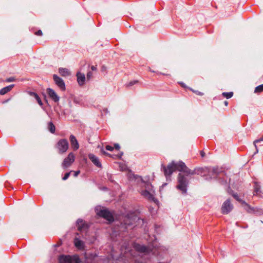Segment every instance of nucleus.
Instances as JSON below:
<instances>
[{
	"mask_svg": "<svg viewBox=\"0 0 263 263\" xmlns=\"http://www.w3.org/2000/svg\"><path fill=\"white\" fill-rule=\"evenodd\" d=\"M162 167L164 175L166 177L171 176L172 173L176 170L182 172L186 175H194L195 174L202 175V173L205 172L204 168L202 167H197L192 170L188 168L182 161L177 162L172 161L167 165V167L164 165H162Z\"/></svg>",
	"mask_w": 263,
	"mask_h": 263,
	"instance_id": "f257e3e1",
	"label": "nucleus"
},
{
	"mask_svg": "<svg viewBox=\"0 0 263 263\" xmlns=\"http://www.w3.org/2000/svg\"><path fill=\"white\" fill-rule=\"evenodd\" d=\"M178 184L177 188L181 191L183 194H185L187 191V186L189 184V181L187 178L182 173H179L177 177Z\"/></svg>",
	"mask_w": 263,
	"mask_h": 263,
	"instance_id": "f03ea898",
	"label": "nucleus"
},
{
	"mask_svg": "<svg viewBox=\"0 0 263 263\" xmlns=\"http://www.w3.org/2000/svg\"><path fill=\"white\" fill-rule=\"evenodd\" d=\"M59 263H80L78 255H61L58 257Z\"/></svg>",
	"mask_w": 263,
	"mask_h": 263,
	"instance_id": "7ed1b4c3",
	"label": "nucleus"
},
{
	"mask_svg": "<svg viewBox=\"0 0 263 263\" xmlns=\"http://www.w3.org/2000/svg\"><path fill=\"white\" fill-rule=\"evenodd\" d=\"M69 144L68 141L65 139L60 140L56 144L55 147L58 149L59 153L62 154L68 149Z\"/></svg>",
	"mask_w": 263,
	"mask_h": 263,
	"instance_id": "20e7f679",
	"label": "nucleus"
},
{
	"mask_svg": "<svg viewBox=\"0 0 263 263\" xmlns=\"http://www.w3.org/2000/svg\"><path fill=\"white\" fill-rule=\"evenodd\" d=\"M97 214L109 221H114V217L112 214L106 208H102L97 212Z\"/></svg>",
	"mask_w": 263,
	"mask_h": 263,
	"instance_id": "39448f33",
	"label": "nucleus"
},
{
	"mask_svg": "<svg viewBox=\"0 0 263 263\" xmlns=\"http://www.w3.org/2000/svg\"><path fill=\"white\" fill-rule=\"evenodd\" d=\"M74 160L75 156L74 154L72 153H70L68 155L67 157L64 159L62 164V167L64 168L68 167L72 164V163L74 161Z\"/></svg>",
	"mask_w": 263,
	"mask_h": 263,
	"instance_id": "423d86ee",
	"label": "nucleus"
},
{
	"mask_svg": "<svg viewBox=\"0 0 263 263\" xmlns=\"http://www.w3.org/2000/svg\"><path fill=\"white\" fill-rule=\"evenodd\" d=\"M233 209V205L231 203L230 199H227L225 201L222 205L221 210L223 214H228Z\"/></svg>",
	"mask_w": 263,
	"mask_h": 263,
	"instance_id": "0eeeda50",
	"label": "nucleus"
},
{
	"mask_svg": "<svg viewBox=\"0 0 263 263\" xmlns=\"http://www.w3.org/2000/svg\"><path fill=\"white\" fill-rule=\"evenodd\" d=\"M53 80L55 84L62 90H65V85L64 81L62 78L59 77L56 74H54L53 76Z\"/></svg>",
	"mask_w": 263,
	"mask_h": 263,
	"instance_id": "6e6552de",
	"label": "nucleus"
},
{
	"mask_svg": "<svg viewBox=\"0 0 263 263\" xmlns=\"http://www.w3.org/2000/svg\"><path fill=\"white\" fill-rule=\"evenodd\" d=\"M136 219L137 217L135 216H128L124 220V224L126 226L127 228L132 227L135 224Z\"/></svg>",
	"mask_w": 263,
	"mask_h": 263,
	"instance_id": "1a4fd4ad",
	"label": "nucleus"
},
{
	"mask_svg": "<svg viewBox=\"0 0 263 263\" xmlns=\"http://www.w3.org/2000/svg\"><path fill=\"white\" fill-rule=\"evenodd\" d=\"M46 92L49 97L55 102H58L59 101L60 98L53 89L48 88L46 90Z\"/></svg>",
	"mask_w": 263,
	"mask_h": 263,
	"instance_id": "9d476101",
	"label": "nucleus"
},
{
	"mask_svg": "<svg viewBox=\"0 0 263 263\" xmlns=\"http://www.w3.org/2000/svg\"><path fill=\"white\" fill-rule=\"evenodd\" d=\"M262 194H263V192L261 190L260 185L258 182H255L254 185L253 195L257 196L259 197H262Z\"/></svg>",
	"mask_w": 263,
	"mask_h": 263,
	"instance_id": "9b49d317",
	"label": "nucleus"
},
{
	"mask_svg": "<svg viewBox=\"0 0 263 263\" xmlns=\"http://www.w3.org/2000/svg\"><path fill=\"white\" fill-rule=\"evenodd\" d=\"M78 230L80 231L85 230L88 228L87 223L83 219H78L77 221Z\"/></svg>",
	"mask_w": 263,
	"mask_h": 263,
	"instance_id": "f8f14e48",
	"label": "nucleus"
},
{
	"mask_svg": "<svg viewBox=\"0 0 263 263\" xmlns=\"http://www.w3.org/2000/svg\"><path fill=\"white\" fill-rule=\"evenodd\" d=\"M89 159L91 161V162L97 167H101L102 165L101 162L99 161V158L96 156L95 155L92 154H90L88 155Z\"/></svg>",
	"mask_w": 263,
	"mask_h": 263,
	"instance_id": "ddd939ff",
	"label": "nucleus"
},
{
	"mask_svg": "<svg viewBox=\"0 0 263 263\" xmlns=\"http://www.w3.org/2000/svg\"><path fill=\"white\" fill-rule=\"evenodd\" d=\"M134 248L137 251L140 253H147L149 251V248L144 246L140 245L139 244H136L134 246Z\"/></svg>",
	"mask_w": 263,
	"mask_h": 263,
	"instance_id": "4468645a",
	"label": "nucleus"
},
{
	"mask_svg": "<svg viewBox=\"0 0 263 263\" xmlns=\"http://www.w3.org/2000/svg\"><path fill=\"white\" fill-rule=\"evenodd\" d=\"M141 180L143 183H144V187L146 190H148L149 191L153 190V186L151 183L149 181V178L147 177H145L144 179H142L141 177Z\"/></svg>",
	"mask_w": 263,
	"mask_h": 263,
	"instance_id": "2eb2a0df",
	"label": "nucleus"
},
{
	"mask_svg": "<svg viewBox=\"0 0 263 263\" xmlns=\"http://www.w3.org/2000/svg\"><path fill=\"white\" fill-rule=\"evenodd\" d=\"M70 141L71 146L73 148L74 150H77L79 148V143L76 137L73 135H71L70 136Z\"/></svg>",
	"mask_w": 263,
	"mask_h": 263,
	"instance_id": "dca6fc26",
	"label": "nucleus"
},
{
	"mask_svg": "<svg viewBox=\"0 0 263 263\" xmlns=\"http://www.w3.org/2000/svg\"><path fill=\"white\" fill-rule=\"evenodd\" d=\"M152 191L145 189L144 191H142L141 195L149 200H154V197L153 194L151 193Z\"/></svg>",
	"mask_w": 263,
	"mask_h": 263,
	"instance_id": "f3484780",
	"label": "nucleus"
},
{
	"mask_svg": "<svg viewBox=\"0 0 263 263\" xmlns=\"http://www.w3.org/2000/svg\"><path fill=\"white\" fill-rule=\"evenodd\" d=\"M77 77L78 84L80 86H82L84 84L86 79L85 74L79 72L77 74Z\"/></svg>",
	"mask_w": 263,
	"mask_h": 263,
	"instance_id": "a211bd4d",
	"label": "nucleus"
},
{
	"mask_svg": "<svg viewBox=\"0 0 263 263\" xmlns=\"http://www.w3.org/2000/svg\"><path fill=\"white\" fill-rule=\"evenodd\" d=\"M14 87V84L10 85L7 87H4L0 90V94L1 95H4L9 91H10Z\"/></svg>",
	"mask_w": 263,
	"mask_h": 263,
	"instance_id": "6ab92c4d",
	"label": "nucleus"
},
{
	"mask_svg": "<svg viewBox=\"0 0 263 263\" xmlns=\"http://www.w3.org/2000/svg\"><path fill=\"white\" fill-rule=\"evenodd\" d=\"M59 72L60 74L63 77H66L70 74V72L68 69L65 68H59Z\"/></svg>",
	"mask_w": 263,
	"mask_h": 263,
	"instance_id": "aec40b11",
	"label": "nucleus"
},
{
	"mask_svg": "<svg viewBox=\"0 0 263 263\" xmlns=\"http://www.w3.org/2000/svg\"><path fill=\"white\" fill-rule=\"evenodd\" d=\"M239 202L243 206H244L245 210L248 212H251V211H253L252 208H251V206L246 201L241 199Z\"/></svg>",
	"mask_w": 263,
	"mask_h": 263,
	"instance_id": "412c9836",
	"label": "nucleus"
},
{
	"mask_svg": "<svg viewBox=\"0 0 263 263\" xmlns=\"http://www.w3.org/2000/svg\"><path fill=\"white\" fill-rule=\"evenodd\" d=\"M30 96L34 97V98L36 99L37 103H39V104L40 106L43 105V103L42 102V100H41V98L39 97V96L37 95V93L33 92H30Z\"/></svg>",
	"mask_w": 263,
	"mask_h": 263,
	"instance_id": "4be33fe9",
	"label": "nucleus"
},
{
	"mask_svg": "<svg viewBox=\"0 0 263 263\" xmlns=\"http://www.w3.org/2000/svg\"><path fill=\"white\" fill-rule=\"evenodd\" d=\"M74 245L78 248H82L84 246L83 242L78 238L74 239Z\"/></svg>",
	"mask_w": 263,
	"mask_h": 263,
	"instance_id": "5701e85b",
	"label": "nucleus"
},
{
	"mask_svg": "<svg viewBox=\"0 0 263 263\" xmlns=\"http://www.w3.org/2000/svg\"><path fill=\"white\" fill-rule=\"evenodd\" d=\"M48 128L49 130L52 134H54L55 131V127L54 125L52 122H50L48 123Z\"/></svg>",
	"mask_w": 263,
	"mask_h": 263,
	"instance_id": "b1692460",
	"label": "nucleus"
},
{
	"mask_svg": "<svg viewBox=\"0 0 263 263\" xmlns=\"http://www.w3.org/2000/svg\"><path fill=\"white\" fill-rule=\"evenodd\" d=\"M229 193L238 202H239L241 200V199L239 197L237 194L234 193L233 191L232 190H230L229 191H228Z\"/></svg>",
	"mask_w": 263,
	"mask_h": 263,
	"instance_id": "393cba45",
	"label": "nucleus"
},
{
	"mask_svg": "<svg viewBox=\"0 0 263 263\" xmlns=\"http://www.w3.org/2000/svg\"><path fill=\"white\" fill-rule=\"evenodd\" d=\"M263 91V84H261L255 87L254 92L259 93Z\"/></svg>",
	"mask_w": 263,
	"mask_h": 263,
	"instance_id": "a878e982",
	"label": "nucleus"
},
{
	"mask_svg": "<svg viewBox=\"0 0 263 263\" xmlns=\"http://www.w3.org/2000/svg\"><path fill=\"white\" fill-rule=\"evenodd\" d=\"M222 95L226 97V98L227 99H230L231 98L233 95V92H223L222 93Z\"/></svg>",
	"mask_w": 263,
	"mask_h": 263,
	"instance_id": "bb28decb",
	"label": "nucleus"
},
{
	"mask_svg": "<svg viewBox=\"0 0 263 263\" xmlns=\"http://www.w3.org/2000/svg\"><path fill=\"white\" fill-rule=\"evenodd\" d=\"M263 141V136L260 138L259 139H257V140H256L254 141V144L256 147V153H257L258 152V149L257 148V146L256 145V143H258V142H261Z\"/></svg>",
	"mask_w": 263,
	"mask_h": 263,
	"instance_id": "cd10ccee",
	"label": "nucleus"
},
{
	"mask_svg": "<svg viewBox=\"0 0 263 263\" xmlns=\"http://www.w3.org/2000/svg\"><path fill=\"white\" fill-rule=\"evenodd\" d=\"M263 141V136L260 138L259 139H257V140H256L254 141V144L256 147V153H257L258 152V149L257 148V146L256 145V143H258V142H261Z\"/></svg>",
	"mask_w": 263,
	"mask_h": 263,
	"instance_id": "c85d7f7f",
	"label": "nucleus"
},
{
	"mask_svg": "<svg viewBox=\"0 0 263 263\" xmlns=\"http://www.w3.org/2000/svg\"><path fill=\"white\" fill-rule=\"evenodd\" d=\"M212 172L213 175H216L219 173V171L218 167H214L212 168Z\"/></svg>",
	"mask_w": 263,
	"mask_h": 263,
	"instance_id": "c756f323",
	"label": "nucleus"
},
{
	"mask_svg": "<svg viewBox=\"0 0 263 263\" xmlns=\"http://www.w3.org/2000/svg\"><path fill=\"white\" fill-rule=\"evenodd\" d=\"M72 172V171H70V172L65 173L64 176V177L62 178V179L63 180H67L68 178V177H69L70 173Z\"/></svg>",
	"mask_w": 263,
	"mask_h": 263,
	"instance_id": "7c9ffc66",
	"label": "nucleus"
},
{
	"mask_svg": "<svg viewBox=\"0 0 263 263\" xmlns=\"http://www.w3.org/2000/svg\"><path fill=\"white\" fill-rule=\"evenodd\" d=\"M138 82V81H136V80H135V81H131L127 85V86H133L134 85V84L137 83Z\"/></svg>",
	"mask_w": 263,
	"mask_h": 263,
	"instance_id": "2f4dec72",
	"label": "nucleus"
},
{
	"mask_svg": "<svg viewBox=\"0 0 263 263\" xmlns=\"http://www.w3.org/2000/svg\"><path fill=\"white\" fill-rule=\"evenodd\" d=\"M92 77V73L91 71H89L87 74V79L89 80Z\"/></svg>",
	"mask_w": 263,
	"mask_h": 263,
	"instance_id": "473e14b6",
	"label": "nucleus"
},
{
	"mask_svg": "<svg viewBox=\"0 0 263 263\" xmlns=\"http://www.w3.org/2000/svg\"><path fill=\"white\" fill-rule=\"evenodd\" d=\"M106 149L107 151H112L114 149V147L110 146V145H106Z\"/></svg>",
	"mask_w": 263,
	"mask_h": 263,
	"instance_id": "72a5a7b5",
	"label": "nucleus"
},
{
	"mask_svg": "<svg viewBox=\"0 0 263 263\" xmlns=\"http://www.w3.org/2000/svg\"><path fill=\"white\" fill-rule=\"evenodd\" d=\"M15 79L13 77H10L6 79V82H11L14 81Z\"/></svg>",
	"mask_w": 263,
	"mask_h": 263,
	"instance_id": "f704fd0d",
	"label": "nucleus"
},
{
	"mask_svg": "<svg viewBox=\"0 0 263 263\" xmlns=\"http://www.w3.org/2000/svg\"><path fill=\"white\" fill-rule=\"evenodd\" d=\"M35 34L39 36L42 35V31L41 30H39L35 32Z\"/></svg>",
	"mask_w": 263,
	"mask_h": 263,
	"instance_id": "c9c22d12",
	"label": "nucleus"
},
{
	"mask_svg": "<svg viewBox=\"0 0 263 263\" xmlns=\"http://www.w3.org/2000/svg\"><path fill=\"white\" fill-rule=\"evenodd\" d=\"M101 152L102 153V154H103V155H107V156H110V155L109 154H108V153L106 152L103 148H102L101 149Z\"/></svg>",
	"mask_w": 263,
	"mask_h": 263,
	"instance_id": "e433bc0d",
	"label": "nucleus"
},
{
	"mask_svg": "<svg viewBox=\"0 0 263 263\" xmlns=\"http://www.w3.org/2000/svg\"><path fill=\"white\" fill-rule=\"evenodd\" d=\"M114 148L116 149L119 150L120 148V146L119 144L116 143L114 144Z\"/></svg>",
	"mask_w": 263,
	"mask_h": 263,
	"instance_id": "4c0bfd02",
	"label": "nucleus"
},
{
	"mask_svg": "<svg viewBox=\"0 0 263 263\" xmlns=\"http://www.w3.org/2000/svg\"><path fill=\"white\" fill-rule=\"evenodd\" d=\"M72 172H73L74 173V177H77L78 176V175L80 173V171H72Z\"/></svg>",
	"mask_w": 263,
	"mask_h": 263,
	"instance_id": "58836bf2",
	"label": "nucleus"
},
{
	"mask_svg": "<svg viewBox=\"0 0 263 263\" xmlns=\"http://www.w3.org/2000/svg\"><path fill=\"white\" fill-rule=\"evenodd\" d=\"M91 69L92 71H96L97 70V67L96 66H92Z\"/></svg>",
	"mask_w": 263,
	"mask_h": 263,
	"instance_id": "ea45409f",
	"label": "nucleus"
},
{
	"mask_svg": "<svg viewBox=\"0 0 263 263\" xmlns=\"http://www.w3.org/2000/svg\"><path fill=\"white\" fill-rule=\"evenodd\" d=\"M200 155L202 157H204L205 156V154L203 151H200Z\"/></svg>",
	"mask_w": 263,
	"mask_h": 263,
	"instance_id": "a19ab883",
	"label": "nucleus"
},
{
	"mask_svg": "<svg viewBox=\"0 0 263 263\" xmlns=\"http://www.w3.org/2000/svg\"><path fill=\"white\" fill-rule=\"evenodd\" d=\"M224 104L225 106H227L228 105V102L227 101H225L224 102Z\"/></svg>",
	"mask_w": 263,
	"mask_h": 263,
	"instance_id": "79ce46f5",
	"label": "nucleus"
},
{
	"mask_svg": "<svg viewBox=\"0 0 263 263\" xmlns=\"http://www.w3.org/2000/svg\"><path fill=\"white\" fill-rule=\"evenodd\" d=\"M149 70L152 72H154L155 71L153 70H151L150 68H149Z\"/></svg>",
	"mask_w": 263,
	"mask_h": 263,
	"instance_id": "37998d69",
	"label": "nucleus"
},
{
	"mask_svg": "<svg viewBox=\"0 0 263 263\" xmlns=\"http://www.w3.org/2000/svg\"><path fill=\"white\" fill-rule=\"evenodd\" d=\"M198 95H203V93H202V92H199V93H198Z\"/></svg>",
	"mask_w": 263,
	"mask_h": 263,
	"instance_id": "c03bdc74",
	"label": "nucleus"
},
{
	"mask_svg": "<svg viewBox=\"0 0 263 263\" xmlns=\"http://www.w3.org/2000/svg\"><path fill=\"white\" fill-rule=\"evenodd\" d=\"M123 154V153H122L121 155L120 156H119V157H121V156Z\"/></svg>",
	"mask_w": 263,
	"mask_h": 263,
	"instance_id": "a18cd8bd",
	"label": "nucleus"
}]
</instances>
